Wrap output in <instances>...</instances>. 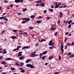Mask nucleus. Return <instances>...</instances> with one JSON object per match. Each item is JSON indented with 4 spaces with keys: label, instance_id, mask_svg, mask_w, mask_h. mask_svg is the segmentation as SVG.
I'll list each match as a JSON object with an SVG mask.
<instances>
[{
    "label": "nucleus",
    "instance_id": "nucleus-1",
    "mask_svg": "<svg viewBox=\"0 0 74 74\" xmlns=\"http://www.w3.org/2000/svg\"><path fill=\"white\" fill-rule=\"evenodd\" d=\"M26 66L29 67H30L31 69L34 68V66L31 64H27L26 65Z\"/></svg>",
    "mask_w": 74,
    "mask_h": 74
},
{
    "label": "nucleus",
    "instance_id": "nucleus-2",
    "mask_svg": "<svg viewBox=\"0 0 74 74\" xmlns=\"http://www.w3.org/2000/svg\"><path fill=\"white\" fill-rule=\"evenodd\" d=\"M29 47L28 46H25L22 48V49L23 50L24 49H29Z\"/></svg>",
    "mask_w": 74,
    "mask_h": 74
},
{
    "label": "nucleus",
    "instance_id": "nucleus-3",
    "mask_svg": "<svg viewBox=\"0 0 74 74\" xmlns=\"http://www.w3.org/2000/svg\"><path fill=\"white\" fill-rule=\"evenodd\" d=\"M6 60L7 61H8V60H13V59H12L11 58H7L6 59Z\"/></svg>",
    "mask_w": 74,
    "mask_h": 74
},
{
    "label": "nucleus",
    "instance_id": "nucleus-4",
    "mask_svg": "<svg viewBox=\"0 0 74 74\" xmlns=\"http://www.w3.org/2000/svg\"><path fill=\"white\" fill-rule=\"evenodd\" d=\"M3 55H4L6 53H7V51H6V49H4L3 50Z\"/></svg>",
    "mask_w": 74,
    "mask_h": 74
},
{
    "label": "nucleus",
    "instance_id": "nucleus-5",
    "mask_svg": "<svg viewBox=\"0 0 74 74\" xmlns=\"http://www.w3.org/2000/svg\"><path fill=\"white\" fill-rule=\"evenodd\" d=\"M60 18H62V16H63V13L62 12L60 13Z\"/></svg>",
    "mask_w": 74,
    "mask_h": 74
},
{
    "label": "nucleus",
    "instance_id": "nucleus-6",
    "mask_svg": "<svg viewBox=\"0 0 74 74\" xmlns=\"http://www.w3.org/2000/svg\"><path fill=\"white\" fill-rule=\"evenodd\" d=\"M29 62H32V61L31 60V59H29V60H28L26 61V63H29Z\"/></svg>",
    "mask_w": 74,
    "mask_h": 74
},
{
    "label": "nucleus",
    "instance_id": "nucleus-7",
    "mask_svg": "<svg viewBox=\"0 0 74 74\" xmlns=\"http://www.w3.org/2000/svg\"><path fill=\"white\" fill-rule=\"evenodd\" d=\"M42 2V1L41 0H39L37 1L36 2V3H41Z\"/></svg>",
    "mask_w": 74,
    "mask_h": 74
},
{
    "label": "nucleus",
    "instance_id": "nucleus-8",
    "mask_svg": "<svg viewBox=\"0 0 74 74\" xmlns=\"http://www.w3.org/2000/svg\"><path fill=\"white\" fill-rule=\"evenodd\" d=\"M49 60H51V59H53V56H50L49 58Z\"/></svg>",
    "mask_w": 74,
    "mask_h": 74
},
{
    "label": "nucleus",
    "instance_id": "nucleus-9",
    "mask_svg": "<svg viewBox=\"0 0 74 74\" xmlns=\"http://www.w3.org/2000/svg\"><path fill=\"white\" fill-rule=\"evenodd\" d=\"M30 20V18H26L25 19V22H28V21H29Z\"/></svg>",
    "mask_w": 74,
    "mask_h": 74
},
{
    "label": "nucleus",
    "instance_id": "nucleus-10",
    "mask_svg": "<svg viewBox=\"0 0 74 74\" xmlns=\"http://www.w3.org/2000/svg\"><path fill=\"white\" fill-rule=\"evenodd\" d=\"M56 29V28H54L53 27L50 28V30H52L53 31H54V30H55Z\"/></svg>",
    "mask_w": 74,
    "mask_h": 74
},
{
    "label": "nucleus",
    "instance_id": "nucleus-11",
    "mask_svg": "<svg viewBox=\"0 0 74 74\" xmlns=\"http://www.w3.org/2000/svg\"><path fill=\"white\" fill-rule=\"evenodd\" d=\"M31 58H34V57H35V54H33L31 53Z\"/></svg>",
    "mask_w": 74,
    "mask_h": 74
},
{
    "label": "nucleus",
    "instance_id": "nucleus-12",
    "mask_svg": "<svg viewBox=\"0 0 74 74\" xmlns=\"http://www.w3.org/2000/svg\"><path fill=\"white\" fill-rule=\"evenodd\" d=\"M23 59H24V57L23 56H21L19 58V59H20V60H21L22 59L23 60Z\"/></svg>",
    "mask_w": 74,
    "mask_h": 74
},
{
    "label": "nucleus",
    "instance_id": "nucleus-13",
    "mask_svg": "<svg viewBox=\"0 0 74 74\" xmlns=\"http://www.w3.org/2000/svg\"><path fill=\"white\" fill-rule=\"evenodd\" d=\"M41 7H44V3H41L40 4Z\"/></svg>",
    "mask_w": 74,
    "mask_h": 74
},
{
    "label": "nucleus",
    "instance_id": "nucleus-14",
    "mask_svg": "<svg viewBox=\"0 0 74 74\" xmlns=\"http://www.w3.org/2000/svg\"><path fill=\"white\" fill-rule=\"evenodd\" d=\"M20 1H21V0H15V2L16 3H19Z\"/></svg>",
    "mask_w": 74,
    "mask_h": 74
},
{
    "label": "nucleus",
    "instance_id": "nucleus-15",
    "mask_svg": "<svg viewBox=\"0 0 74 74\" xmlns=\"http://www.w3.org/2000/svg\"><path fill=\"white\" fill-rule=\"evenodd\" d=\"M47 53V51H45L43 52V55H46Z\"/></svg>",
    "mask_w": 74,
    "mask_h": 74
},
{
    "label": "nucleus",
    "instance_id": "nucleus-16",
    "mask_svg": "<svg viewBox=\"0 0 74 74\" xmlns=\"http://www.w3.org/2000/svg\"><path fill=\"white\" fill-rule=\"evenodd\" d=\"M55 6V8H58L59 7V5H56Z\"/></svg>",
    "mask_w": 74,
    "mask_h": 74
},
{
    "label": "nucleus",
    "instance_id": "nucleus-17",
    "mask_svg": "<svg viewBox=\"0 0 74 74\" xmlns=\"http://www.w3.org/2000/svg\"><path fill=\"white\" fill-rule=\"evenodd\" d=\"M11 38L12 39H15L16 38V36H11Z\"/></svg>",
    "mask_w": 74,
    "mask_h": 74
},
{
    "label": "nucleus",
    "instance_id": "nucleus-18",
    "mask_svg": "<svg viewBox=\"0 0 74 74\" xmlns=\"http://www.w3.org/2000/svg\"><path fill=\"white\" fill-rule=\"evenodd\" d=\"M73 57H74V55H71L69 56V58H73Z\"/></svg>",
    "mask_w": 74,
    "mask_h": 74
},
{
    "label": "nucleus",
    "instance_id": "nucleus-19",
    "mask_svg": "<svg viewBox=\"0 0 74 74\" xmlns=\"http://www.w3.org/2000/svg\"><path fill=\"white\" fill-rule=\"evenodd\" d=\"M10 69L11 70H12V71H14V70H15V68L12 67H11Z\"/></svg>",
    "mask_w": 74,
    "mask_h": 74
},
{
    "label": "nucleus",
    "instance_id": "nucleus-20",
    "mask_svg": "<svg viewBox=\"0 0 74 74\" xmlns=\"http://www.w3.org/2000/svg\"><path fill=\"white\" fill-rule=\"evenodd\" d=\"M73 22V21H72V20H71V21H69L68 22V25H70V23H71V22Z\"/></svg>",
    "mask_w": 74,
    "mask_h": 74
},
{
    "label": "nucleus",
    "instance_id": "nucleus-21",
    "mask_svg": "<svg viewBox=\"0 0 74 74\" xmlns=\"http://www.w3.org/2000/svg\"><path fill=\"white\" fill-rule=\"evenodd\" d=\"M19 48L15 49L13 50V51H17V50H19Z\"/></svg>",
    "mask_w": 74,
    "mask_h": 74
},
{
    "label": "nucleus",
    "instance_id": "nucleus-22",
    "mask_svg": "<svg viewBox=\"0 0 74 74\" xmlns=\"http://www.w3.org/2000/svg\"><path fill=\"white\" fill-rule=\"evenodd\" d=\"M30 18H35V16L32 15L31 16Z\"/></svg>",
    "mask_w": 74,
    "mask_h": 74
},
{
    "label": "nucleus",
    "instance_id": "nucleus-23",
    "mask_svg": "<svg viewBox=\"0 0 74 74\" xmlns=\"http://www.w3.org/2000/svg\"><path fill=\"white\" fill-rule=\"evenodd\" d=\"M15 64L16 66H19V63H18L17 62H16Z\"/></svg>",
    "mask_w": 74,
    "mask_h": 74
},
{
    "label": "nucleus",
    "instance_id": "nucleus-24",
    "mask_svg": "<svg viewBox=\"0 0 74 74\" xmlns=\"http://www.w3.org/2000/svg\"><path fill=\"white\" fill-rule=\"evenodd\" d=\"M29 29H34V27H29Z\"/></svg>",
    "mask_w": 74,
    "mask_h": 74
},
{
    "label": "nucleus",
    "instance_id": "nucleus-25",
    "mask_svg": "<svg viewBox=\"0 0 74 74\" xmlns=\"http://www.w3.org/2000/svg\"><path fill=\"white\" fill-rule=\"evenodd\" d=\"M49 10L50 11V12H52L53 10V9H49Z\"/></svg>",
    "mask_w": 74,
    "mask_h": 74
},
{
    "label": "nucleus",
    "instance_id": "nucleus-26",
    "mask_svg": "<svg viewBox=\"0 0 74 74\" xmlns=\"http://www.w3.org/2000/svg\"><path fill=\"white\" fill-rule=\"evenodd\" d=\"M1 64H5V61H3L1 62Z\"/></svg>",
    "mask_w": 74,
    "mask_h": 74
},
{
    "label": "nucleus",
    "instance_id": "nucleus-27",
    "mask_svg": "<svg viewBox=\"0 0 74 74\" xmlns=\"http://www.w3.org/2000/svg\"><path fill=\"white\" fill-rule=\"evenodd\" d=\"M25 69H23L21 71H20V72L21 73H24V72H25Z\"/></svg>",
    "mask_w": 74,
    "mask_h": 74
},
{
    "label": "nucleus",
    "instance_id": "nucleus-28",
    "mask_svg": "<svg viewBox=\"0 0 74 74\" xmlns=\"http://www.w3.org/2000/svg\"><path fill=\"white\" fill-rule=\"evenodd\" d=\"M27 11V9L26 8H25V9H23V12H24L25 11Z\"/></svg>",
    "mask_w": 74,
    "mask_h": 74
},
{
    "label": "nucleus",
    "instance_id": "nucleus-29",
    "mask_svg": "<svg viewBox=\"0 0 74 74\" xmlns=\"http://www.w3.org/2000/svg\"><path fill=\"white\" fill-rule=\"evenodd\" d=\"M36 23H41V22L39 20H38L36 22Z\"/></svg>",
    "mask_w": 74,
    "mask_h": 74
},
{
    "label": "nucleus",
    "instance_id": "nucleus-30",
    "mask_svg": "<svg viewBox=\"0 0 74 74\" xmlns=\"http://www.w3.org/2000/svg\"><path fill=\"white\" fill-rule=\"evenodd\" d=\"M61 50L62 52H64V49H63V48H61Z\"/></svg>",
    "mask_w": 74,
    "mask_h": 74
},
{
    "label": "nucleus",
    "instance_id": "nucleus-31",
    "mask_svg": "<svg viewBox=\"0 0 74 74\" xmlns=\"http://www.w3.org/2000/svg\"><path fill=\"white\" fill-rule=\"evenodd\" d=\"M57 23L58 25H59L60 23V21L59 20L58 22Z\"/></svg>",
    "mask_w": 74,
    "mask_h": 74
},
{
    "label": "nucleus",
    "instance_id": "nucleus-32",
    "mask_svg": "<svg viewBox=\"0 0 74 74\" xmlns=\"http://www.w3.org/2000/svg\"><path fill=\"white\" fill-rule=\"evenodd\" d=\"M45 41V40L42 39L41 40L40 42H42V41Z\"/></svg>",
    "mask_w": 74,
    "mask_h": 74
},
{
    "label": "nucleus",
    "instance_id": "nucleus-33",
    "mask_svg": "<svg viewBox=\"0 0 74 74\" xmlns=\"http://www.w3.org/2000/svg\"><path fill=\"white\" fill-rule=\"evenodd\" d=\"M61 48H63V47H64V46L63 45H61Z\"/></svg>",
    "mask_w": 74,
    "mask_h": 74
},
{
    "label": "nucleus",
    "instance_id": "nucleus-34",
    "mask_svg": "<svg viewBox=\"0 0 74 74\" xmlns=\"http://www.w3.org/2000/svg\"><path fill=\"white\" fill-rule=\"evenodd\" d=\"M71 27V25L70 24L68 26V28H70Z\"/></svg>",
    "mask_w": 74,
    "mask_h": 74
},
{
    "label": "nucleus",
    "instance_id": "nucleus-35",
    "mask_svg": "<svg viewBox=\"0 0 74 74\" xmlns=\"http://www.w3.org/2000/svg\"><path fill=\"white\" fill-rule=\"evenodd\" d=\"M22 23H25L26 21H23V22H22Z\"/></svg>",
    "mask_w": 74,
    "mask_h": 74
},
{
    "label": "nucleus",
    "instance_id": "nucleus-36",
    "mask_svg": "<svg viewBox=\"0 0 74 74\" xmlns=\"http://www.w3.org/2000/svg\"><path fill=\"white\" fill-rule=\"evenodd\" d=\"M53 48L52 47H50L49 48V49H53Z\"/></svg>",
    "mask_w": 74,
    "mask_h": 74
},
{
    "label": "nucleus",
    "instance_id": "nucleus-37",
    "mask_svg": "<svg viewBox=\"0 0 74 74\" xmlns=\"http://www.w3.org/2000/svg\"><path fill=\"white\" fill-rule=\"evenodd\" d=\"M67 45H68V46H69L71 45V44L70 43H67L66 44Z\"/></svg>",
    "mask_w": 74,
    "mask_h": 74
},
{
    "label": "nucleus",
    "instance_id": "nucleus-38",
    "mask_svg": "<svg viewBox=\"0 0 74 74\" xmlns=\"http://www.w3.org/2000/svg\"><path fill=\"white\" fill-rule=\"evenodd\" d=\"M23 34H26V35H27V33L26 32H24Z\"/></svg>",
    "mask_w": 74,
    "mask_h": 74
},
{
    "label": "nucleus",
    "instance_id": "nucleus-39",
    "mask_svg": "<svg viewBox=\"0 0 74 74\" xmlns=\"http://www.w3.org/2000/svg\"><path fill=\"white\" fill-rule=\"evenodd\" d=\"M22 54H18V56H21Z\"/></svg>",
    "mask_w": 74,
    "mask_h": 74
},
{
    "label": "nucleus",
    "instance_id": "nucleus-40",
    "mask_svg": "<svg viewBox=\"0 0 74 74\" xmlns=\"http://www.w3.org/2000/svg\"><path fill=\"white\" fill-rule=\"evenodd\" d=\"M44 55L43 54V53H41L40 54V57H42V55Z\"/></svg>",
    "mask_w": 74,
    "mask_h": 74
},
{
    "label": "nucleus",
    "instance_id": "nucleus-41",
    "mask_svg": "<svg viewBox=\"0 0 74 74\" xmlns=\"http://www.w3.org/2000/svg\"><path fill=\"white\" fill-rule=\"evenodd\" d=\"M49 45H50V46H52V43H49Z\"/></svg>",
    "mask_w": 74,
    "mask_h": 74
},
{
    "label": "nucleus",
    "instance_id": "nucleus-42",
    "mask_svg": "<svg viewBox=\"0 0 74 74\" xmlns=\"http://www.w3.org/2000/svg\"><path fill=\"white\" fill-rule=\"evenodd\" d=\"M70 55H71V53H69L68 54V56H70Z\"/></svg>",
    "mask_w": 74,
    "mask_h": 74
},
{
    "label": "nucleus",
    "instance_id": "nucleus-43",
    "mask_svg": "<svg viewBox=\"0 0 74 74\" xmlns=\"http://www.w3.org/2000/svg\"><path fill=\"white\" fill-rule=\"evenodd\" d=\"M69 34V32H67L65 33V35H68Z\"/></svg>",
    "mask_w": 74,
    "mask_h": 74
},
{
    "label": "nucleus",
    "instance_id": "nucleus-44",
    "mask_svg": "<svg viewBox=\"0 0 74 74\" xmlns=\"http://www.w3.org/2000/svg\"><path fill=\"white\" fill-rule=\"evenodd\" d=\"M45 57H46L45 56H44L42 57V59H44L45 58Z\"/></svg>",
    "mask_w": 74,
    "mask_h": 74
},
{
    "label": "nucleus",
    "instance_id": "nucleus-45",
    "mask_svg": "<svg viewBox=\"0 0 74 74\" xmlns=\"http://www.w3.org/2000/svg\"><path fill=\"white\" fill-rule=\"evenodd\" d=\"M36 5L37 6H39V5H40V4H39V3H38Z\"/></svg>",
    "mask_w": 74,
    "mask_h": 74
},
{
    "label": "nucleus",
    "instance_id": "nucleus-46",
    "mask_svg": "<svg viewBox=\"0 0 74 74\" xmlns=\"http://www.w3.org/2000/svg\"><path fill=\"white\" fill-rule=\"evenodd\" d=\"M42 17L41 16H39L38 18V19H42Z\"/></svg>",
    "mask_w": 74,
    "mask_h": 74
},
{
    "label": "nucleus",
    "instance_id": "nucleus-47",
    "mask_svg": "<svg viewBox=\"0 0 74 74\" xmlns=\"http://www.w3.org/2000/svg\"><path fill=\"white\" fill-rule=\"evenodd\" d=\"M54 35L55 36H57V35H58V33H57V32H56L54 34Z\"/></svg>",
    "mask_w": 74,
    "mask_h": 74
},
{
    "label": "nucleus",
    "instance_id": "nucleus-48",
    "mask_svg": "<svg viewBox=\"0 0 74 74\" xmlns=\"http://www.w3.org/2000/svg\"><path fill=\"white\" fill-rule=\"evenodd\" d=\"M36 51H34V52H33L32 53L33 54H35V53H36Z\"/></svg>",
    "mask_w": 74,
    "mask_h": 74
},
{
    "label": "nucleus",
    "instance_id": "nucleus-49",
    "mask_svg": "<svg viewBox=\"0 0 74 74\" xmlns=\"http://www.w3.org/2000/svg\"><path fill=\"white\" fill-rule=\"evenodd\" d=\"M67 48V45L65 46V49H66Z\"/></svg>",
    "mask_w": 74,
    "mask_h": 74
},
{
    "label": "nucleus",
    "instance_id": "nucleus-50",
    "mask_svg": "<svg viewBox=\"0 0 74 74\" xmlns=\"http://www.w3.org/2000/svg\"><path fill=\"white\" fill-rule=\"evenodd\" d=\"M4 18L3 17H0V20L3 19Z\"/></svg>",
    "mask_w": 74,
    "mask_h": 74
},
{
    "label": "nucleus",
    "instance_id": "nucleus-51",
    "mask_svg": "<svg viewBox=\"0 0 74 74\" xmlns=\"http://www.w3.org/2000/svg\"><path fill=\"white\" fill-rule=\"evenodd\" d=\"M46 19L47 20H49V19H50V17H47V18Z\"/></svg>",
    "mask_w": 74,
    "mask_h": 74
},
{
    "label": "nucleus",
    "instance_id": "nucleus-52",
    "mask_svg": "<svg viewBox=\"0 0 74 74\" xmlns=\"http://www.w3.org/2000/svg\"><path fill=\"white\" fill-rule=\"evenodd\" d=\"M59 60H61V56H59Z\"/></svg>",
    "mask_w": 74,
    "mask_h": 74
},
{
    "label": "nucleus",
    "instance_id": "nucleus-53",
    "mask_svg": "<svg viewBox=\"0 0 74 74\" xmlns=\"http://www.w3.org/2000/svg\"><path fill=\"white\" fill-rule=\"evenodd\" d=\"M74 45V42H72L71 43V45L72 46H73V45Z\"/></svg>",
    "mask_w": 74,
    "mask_h": 74
},
{
    "label": "nucleus",
    "instance_id": "nucleus-54",
    "mask_svg": "<svg viewBox=\"0 0 74 74\" xmlns=\"http://www.w3.org/2000/svg\"><path fill=\"white\" fill-rule=\"evenodd\" d=\"M58 4L59 5H61L62 4V3H58Z\"/></svg>",
    "mask_w": 74,
    "mask_h": 74
},
{
    "label": "nucleus",
    "instance_id": "nucleus-55",
    "mask_svg": "<svg viewBox=\"0 0 74 74\" xmlns=\"http://www.w3.org/2000/svg\"><path fill=\"white\" fill-rule=\"evenodd\" d=\"M20 64H21V66H23V64L22 63H21Z\"/></svg>",
    "mask_w": 74,
    "mask_h": 74
},
{
    "label": "nucleus",
    "instance_id": "nucleus-56",
    "mask_svg": "<svg viewBox=\"0 0 74 74\" xmlns=\"http://www.w3.org/2000/svg\"><path fill=\"white\" fill-rule=\"evenodd\" d=\"M13 32H17V30H14Z\"/></svg>",
    "mask_w": 74,
    "mask_h": 74
},
{
    "label": "nucleus",
    "instance_id": "nucleus-57",
    "mask_svg": "<svg viewBox=\"0 0 74 74\" xmlns=\"http://www.w3.org/2000/svg\"><path fill=\"white\" fill-rule=\"evenodd\" d=\"M3 59V56H1V57H0V60H1V59Z\"/></svg>",
    "mask_w": 74,
    "mask_h": 74
},
{
    "label": "nucleus",
    "instance_id": "nucleus-58",
    "mask_svg": "<svg viewBox=\"0 0 74 74\" xmlns=\"http://www.w3.org/2000/svg\"><path fill=\"white\" fill-rule=\"evenodd\" d=\"M20 1L21 3H23V0H21Z\"/></svg>",
    "mask_w": 74,
    "mask_h": 74
},
{
    "label": "nucleus",
    "instance_id": "nucleus-59",
    "mask_svg": "<svg viewBox=\"0 0 74 74\" xmlns=\"http://www.w3.org/2000/svg\"><path fill=\"white\" fill-rule=\"evenodd\" d=\"M51 8H54V7L52 6V5H51Z\"/></svg>",
    "mask_w": 74,
    "mask_h": 74
},
{
    "label": "nucleus",
    "instance_id": "nucleus-60",
    "mask_svg": "<svg viewBox=\"0 0 74 74\" xmlns=\"http://www.w3.org/2000/svg\"><path fill=\"white\" fill-rule=\"evenodd\" d=\"M47 12V10H45L44 11V13H46Z\"/></svg>",
    "mask_w": 74,
    "mask_h": 74
},
{
    "label": "nucleus",
    "instance_id": "nucleus-61",
    "mask_svg": "<svg viewBox=\"0 0 74 74\" xmlns=\"http://www.w3.org/2000/svg\"><path fill=\"white\" fill-rule=\"evenodd\" d=\"M2 74H6V73L4 72H2Z\"/></svg>",
    "mask_w": 74,
    "mask_h": 74
},
{
    "label": "nucleus",
    "instance_id": "nucleus-62",
    "mask_svg": "<svg viewBox=\"0 0 74 74\" xmlns=\"http://www.w3.org/2000/svg\"><path fill=\"white\" fill-rule=\"evenodd\" d=\"M18 53L21 54V53H22V52H20Z\"/></svg>",
    "mask_w": 74,
    "mask_h": 74
},
{
    "label": "nucleus",
    "instance_id": "nucleus-63",
    "mask_svg": "<svg viewBox=\"0 0 74 74\" xmlns=\"http://www.w3.org/2000/svg\"><path fill=\"white\" fill-rule=\"evenodd\" d=\"M20 70L21 71H22V70H23V68H20Z\"/></svg>",
    "mask_w": 74,
    "mask_h": 74
},
{
    "label": "nucleus",
    "instance_id": "nucleus-64",
    "mask_svg": "<svg viewBox=\"0 0 74 74\" xmlns=\"http://www.w3.org/2000/svg\"><path fill=\"white\" fill-rule=\"evenodd\" d=\"M54 74H59V73L57 72H55V73H54Z\"/></svg>",
    "mask_w": 74,
    "mask_h": 74
}]
</instances>
